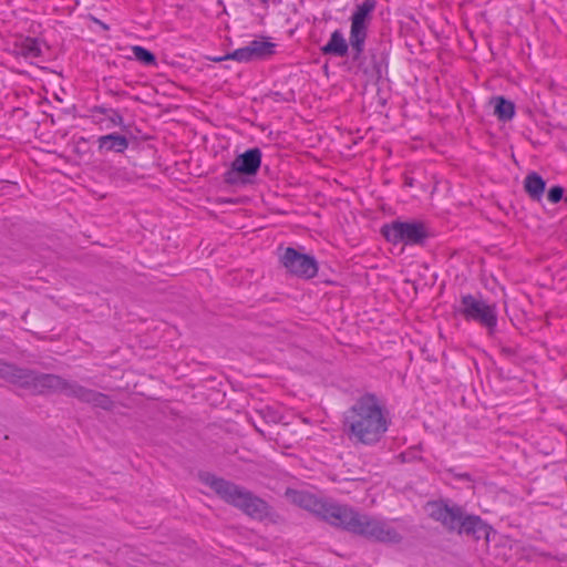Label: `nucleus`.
Returning a JSON list of instances; mask_svg holds the SVG:
<instances>
[{"label": "nucleus", "instance_id": "f257e3e1", "mask_svg": "<svg viewBox=\"0 0 567 567\" xmlns=\"http://www.w3.org/2000/svg\"><path fill=\"white\" fill-rule=\"evenodd\" d=\"M389 427L385 410L374 395L360 398L344 414L343 431L357 443L379 442Z\"/></svg>", "mask_w": 567, "mask_h": 567}, {"label": "nucleus", "instance_id": "0eeeda50", "mask_svg": "<svg viewBox=\"0 0 567 567\" xmlns=\"http://www.w3.org/2000/svg\"><path fill=\"white\" fill-rule=\"evenodd\" d=\"M374 9L375 0H364L357 6L351 17L350 44L357 55L363 51Z\"/></svg>", "mask_w": 567, "mask_h": 567}, {"label": "nucleus", "instance_id": "39448f33", "mask_svg": "<svg viewBox=\"0 0 567 567\" xmlns=\"http://www.w3.org/2000/svg\"><path fill=\"white\" fill-rule=\"evenodd\" d=\"M349 533L375 542L399 543L401 540L400 534L390 523L359 511L355 512Z\"/></svg>", "mask_w": 567, "mask_h": 567}, {"label": "nucleus", "instance_id": "7ed1b4c3", "mask_svg": "<svg viewBox=\"0 0 567 567\" xmlns=\"http://www.w3.org/2000/svg\"><path fill=\"white\" fill-rule=\"evenodd\" d=\"M427 514L446 528L475 538L488 537L489 527L477 516H465L462 508L442 502L426 504Z\"/></svg>", "mask_w": 567, "mask_h": 567}, {"label": "nucleus", "instance_id": "6e6552de", "mask_svg": "<svg viewBox=\"0 0 567 567\" xmlns=\"http://www.w3.org/2000/svg\"><path fill=\"white\" fill-rule=\"evenodd\" d=\"M280 262L292 276L310 279L317 275L318 266L313 257L288 247L280 257Z\"/></svg>", "mask_w": 567, "mask_h": 567}, {"label": "nucleus", "instance_id": "dca6fc26", "mask_svg": "<svg viewBox=\"0 0 567 567\" xmlns=\"http://www.w3.org/2000/svg\"><path fill=\"white\" fill-rule=\"evenodd\" d=\"M545 182L544 179L537 175L536 173H532L527 175L525 178V190L526 193L536 200H539L544 190H545Z\"/></svg>", "mask_w": 567, "mask_h": 567}, {"label": "nucleus", "instance_id": "9d476101", "mask_svg": "<svg viewBox=\"0 0 567 567\" xmlns=\"http://www.w3.org/2000/svg\"><path fill=\"white\" fill-rule=\"evenodd\" d=\"M261 153L258 148L249 150L237 156L231 168L225 174V182L235 184L240 175H256L260 167Z\"/></svg>", "mask_w": 567, "mask_h": 567}, {"label": "nucleus", "instance_id": "f03ea898", "mask_svg": "<svg viewBox=\"0 0 567 567\" xmlns=\"http://www.w3.org/2000/svg\"><path fill=\"white\" fill-rule=\"evenodd\" d=\"M199 480L225 502L238 507L252 518L262 519L269 513L268 505L262 499L230 482L210 473H200Z\"/></svg>", "mask_w": 567, "mask_h": 567}, {"label": "nucleus", "instance_id": "4be33fe9", "mask_svg": "<svg viewBox=\"0 0 567 567\" xmlns=\"http://www.w3.org/2000/svg\"><path fill=\"white\" fill-rule=\"evenodd\" d=\"M564 195V189L560 186L553 187L548 193V199L551 203H557L561 199Z\"/></svg>", "mask_w": 567, "mask_h": 567}, {"label": "nucleus", "instance_id": "20e7f679", "mask_svg": "<svg viewBox=\"0 0 567 567\" xmlns=\"http://www.w3.org/2000/svg\"><path fill=\"white\" fill-rule=\"evenodd\" d=\"M0 374L11 382L32 384L34 390L40 393L59 392L74 398L73 388L79 386L78 383L70 382L54 374L22 375V371L17 370L10 364H0Z\"/></svg>", "mask_w": 567, "mask_h": 567}, {"label": "nucleus", "instance_id": "9b49d317", "mask_svg": "<svg viewBox=\"0 0 567 567\" xmlns=\"http://www.w3.org/2000/svg\"><path fill=\"white\" fill-rule=\"evenodd\" d=\"M357 509L343 504L324 501L318 517L333 527L349 532Z\"/></svg>", "mask_w": 567, "mask_h": 567}, {"label": "nucleus", "instance_id": "f8f14e48", "mask_svg": "<svg viewBox=\"0 0 567 567\" xmlns=\"http://www.w3.org/2000/svg\"><path fill=\"white\" fill-rule=\"evenodd\" d=\"M286 496L291 503L313 513L317 516H319L324 503V501L318 499L306 491L288 489L286 492Z\"/></svg>", "mask_w": 567, "mask_h": 567}, {"label": "nucleus", "instance_id": "aec40b11", "mask_svg": "<svg viewBox=\"0 0 567 567\" xmlns=\"http://www.w3.org/2000/svg\"><path fill=\"white\" fill-rule=\"evenodd\" d=\"M132 52H133L134 56L136 58V60H138L140 62H142L146 65H153L156 63L155 55L142 47H138V45L133 47Z\"/></svg>", "mask_w": 567, "mask_h": 567}, {"label": "nucleus", "instance_id": "423d86ee", "mask_svg": "<svg viewBox=\"0 0 567 567\" xmlns=\"http://www.w3.org/2000/svg\"><path fill=\"white\" fill-rule=\"evenodd\" d=\"M460 312L466 320L476 321L482 327L486 328L488 334L494 332V329L497 324V312L495 305L486 303L481 299L467 295L461 299Z\"/></svg>", "mask_w": 567, "mask_h": 567}, {"label": "nucleus", "instance_id": "2eb2a0df", "mask_svg": "<svg viewBox=\"0 0 567 567\" xmlns=\"http://www.w3.org/2000/svg\"><path fill=\"white\" fill-rule=\"evenodd\" d=\"M321 50L324 54L344 56L348 53V44L343 34L339 30H336Z\"/></svg>", "mask_w": 567, "mask_h": 567}, {"label": "nucleus", "instance_id": "4468645a", "mask_svg": "<svg viewBox=\"0 0 567 567\" xmlns=\"http://www.w3.org/2000/svg\"><path fill=\"white\" fill-rule=\"evenodd\" d=\"M128 146V141L125 136L118 134H109L101 136L99 138V147L100 150H104L106 152L114 151L122 153Z\"/></svg>", "mask_w": 567, "mask_h": 567}, {"label": "nucleus", "instance_id": "412c9836", "mask_svg": "<svg viewBox=\"0 0 567 567\" xmlns=\"http://www.w3.org/2000/svg\"><path fill=\"white\" fill-rule=\"evenodd\" d=\"M229 58L239 62H249L254 60L249 44L244 48L237 49L229 55Z\"/></svg>", "mask_w": 567, "mask_h": 567}, {"label": "nucleus", "instance_id": "f3484780", "mask_svg": "<svg viewBox=\"0 0 567 567\" xmlns=\"http://www.w3.org/2000/svg\"><path fill=\"white\" fill-rule=\"evenodd\" d=\"M17 53L24 58H38L41 54L39 42L32 38L21 39L16 44Z\"/></svg>", "mask_w": 567, "mask_h": 567}, {"label": "nucleus", "instance_id": "5701e85b", "mask_svg": "<svg viewBox=\"0 0 567 567\" xmlns=\"http://www.w3.org/2000/svg\"><path fill=\"white\" fill-rule=\"evenodd\" d=\"M262 6H267L270 0H258Z\"/></svg>", "mask_w": 567, "mask_h": 567}, {"label": "nucleus", "instance_id": "6ab92c4d", "mask_svg": "<svg viewBox=\"0 0 567 567\" xmlns=\"http://www.w3.org/2000/svg\"><path fill=\"white\" fill-rule=\"evenodd\" d=\"M494 103V113L501 121H507L514 116V104L512 102L504 97H496Z\"/></svg>", "mask_w": 567, "mask_h": 567}, {"label": "nucleus", "instance_id": "a211bd4d", "mask_svg": "<svg viewBox=\"0 0 567 567\" xmlns=\"http://www.w3.org/2000/svg\"><path fill=\"white\" fill-rule=\"evenodd\" d=\"M254 60L262 59L274 54L275 44L264 40H255L249 43Z\"/></svg>", "mask_w": 567, "mask_h": 567}, {"label": "nucleus", "instance_id": "1a4fd4ad", "mask_svg": "<svg viewBox=\"0 0 567 567\" xmlns=\"http://www.w3.org/2000/svg\"><path fill=\"white\" fill-rule=\"evenodd\" d=\"M384 237L391 243L421 244L427 233L421 223L394 221L382 229Z\"/></svg>", "mask_w": 567, "mask_h": 567}, {"label": "nucleus", "instance_id": "ddd939ff", "mask_svg": "<svg viewBox=\"0 0 567 567\" xmlns=\"http://www.w3.org/2000/svg\"><path fill=\"white\" fill-rule=\"evenodd\" d=\"M73 393H74V398H76L83 402L91 403L94 406H100L102 409L107 410L112 405L111 400L106 395L95 392L90 389H85L80 384H79V386L73 388Z\"/></svg>", "mask_w": 567, "mask_h": 567}]
</instances>
